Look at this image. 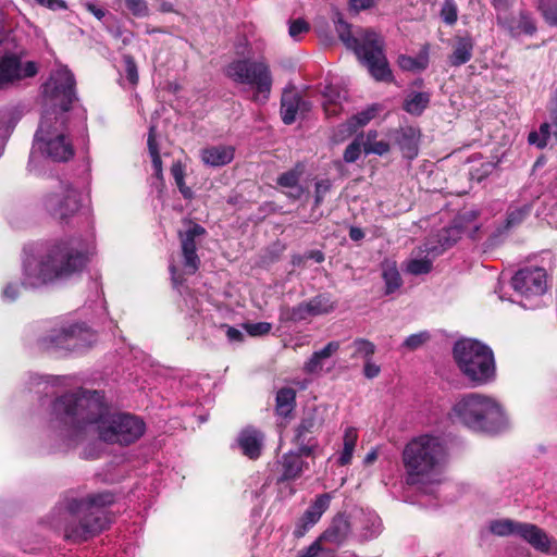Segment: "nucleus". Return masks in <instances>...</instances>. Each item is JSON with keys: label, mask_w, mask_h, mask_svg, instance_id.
Returning <instances> with one entry per match:
<instances>
[{"label": "nucleus", "mask_w": 557, "mask_h": 557, "mask_svg": "<svg viewBox=\"0 0 557 557\" xmlns=\"http://www.w3.org/2000/svg\"><path fill=\"white\" fill-rule=\"evenodd\" d=\"M52 424L71 443L100 440L128 445L140 438L145 423L128 413H111L96 391L65 394L52 405Z\"/></svg>", "instance_id": "nucleus-1"}, {"label": "nucleus", "mask_w": 557, "mask_h": 557, "mask_svg": "<svg viewBox=\"0 0 557 557\" xmlns=\"http://www.w3.org/2000/svg\"><path fill=\"white\" fill-rule=\"evenodd\" d=\"M75 79L66 67L53 72L44 85L45 112L36 132L30 163L40 153L54 162L69 161L74 156L73 145L65 135L63 113L75 100Z\"/></svg>", "instance_id": "nucleus-2"}, {"label": "nucleus", "mask_w": 557, "mask_h": 557, "mask_svg": "<svg viewBox=\"0 0 557 557\" xmlns=\"http://www.w3.org/2000/svg\"><path fill=\"white\" fill-rule=\"evenodd\" d=\"M87 261L78 240L57 242L24 262V283L32 287L66 278L81 271Z\"/></svg>", "instance_id": "nucleus-3"}, {"label": "nucleus", "mask_w": 557, "mask_h": 557, "mask_svg": "<svg viewBox=\"0 0 557 557\" xmlns=\"http://www.w3.org/2000/svg\"><path fill=\"white\" fill-rule=\"evenodd\" d=\"M444 440L432 434H422L410 440L404 447L401 460L410 484L434 481L443 471L447 460Z\"/></svg>", "instance_id": "nucleus-4"}, {"label": "nucleus", "mask_w": 557, "mask_h": 557, "mask_svg": "<svg viewBox=\"0 0 557 557\" xmlns=\"http://www.w3.org/2000/svg\"><path fill=\"white\" fill-rule=\"evenodd\" d=\"M113 502L114 496L109 492L70 502L65 513V537L74 542H82L99 534L110 523L103 508Z\"/></svg>", "instance_id": "nucleus-5"}, {"label": "nucleus", "mask_w": 557, "mask_h": 557, "mask_svg": "<svg viewBox=\"0 0 557 557\" xmlns=\"http://www.w3.org/2000/svg\"><path fill=\"white\" fill-rule=\"evenodd\" d=\"M451 418L478 432L494 433L509 424L498 400L479 393H469L459 398L451 409Z\"/></svg>", "instance_id": "nucleus-6"}, {"label": "nucleus", "mask_w": 557, "mask_h": 557, "mask_svg": "<svg viewBox=\"0 0 557 557\" xmlns=\"http://www.w3.org/2000/svg\"><path fill=\"white\" fill-rule=\"evenodd\" d=\"M454 359L462 374L472 383L481 385L495 376L493 351L474 339H461L454 346Z\"/></svg>", "instance_id": "nucleus-7"}, {"label": "nucleus", "mask_w": 557, "mask_h": 557, "mask_svg": "<svg viewBox=\"0 0 557 557\" xmlns=\"http://www.w3.org/2000/svg\"><path fill=\"white\" fill-rule=\"evenodd\" d=\"M336 32L344 45L356 52L375 79L387 81L391 77L392 74L382 50V40L375 32L364 30L362 44H359L358 39L351 35L350 26L341 18L336 23Z\"/></svg>", "instance_id": "nucleus-8"}, {"label": "nucleus", "mask_w": 557, "mask_h": 557, "mask_svg": "<svg viewBox=\"0 0 557 557\" xmlns=\"http://www.w3.org/2000/svg\"><path fill=\"white\" fill-rule=\"evenodd\" d=\"M226 75L235 83L248 85L253 90L252 100L264 103L271 94L272 73L264 60H238L226 69Z\"/></svg>", "instance_id": "nucleus-9"}, {"label": "nucleus", "mask_w": 557, "mask_h": 557, "mask_svg": "<svg viewBox=\"0 0 557 557\" xmlns=\"http://www.w3.org/2000/svg\"><path fill=\"white\" fill-rule=\"evenodd\" d=\"M92 338L94 334L89 330L81 325H71L53 330L40 341V345L46 350L79 351L90 346Z\"/></svg>", "instance_id": "nucleus-10"}, {"label": "nucleus", "mask_w": 557, "mask_h": 557, "mask_svg": "<svg viewBox=\"0 0 557 557\" xmlns=\"http://www.w3.org/2000/svg\"><path fill=\"white\" fill-rule=\"evenodd\" d=\"M37 64L33 61H22L16 55H3L0 58V89H8L18 84L22 79L37 74Z\"/></svg>", "instance_id": "nucleus-11"}, {"label": "nucleus", "mask_w": 557, "mask_h": 557, "mask_svg": "<svg viewBox=\"0 0 557 557\" xmlns=\"http://www.w3.org/2000/svg\"><path fill=\"white\" fill-rule=\"evenodd\" d=\"M44 206L51 215L64 220L78 210L79 193L70 186H62L58 191L49 194L45 198Z\"/></svg>", "instance_id": "nucleus-12"}, {"label": "nucleus", "mask_w": 557, "mask_h": 557, "mask_svg": "<svg viewBox=\"0 0 557 557\" xmlns=\"http://www.w3.org/2000/svg\"><path fill=\"white\" fill-rule=\"evenodd\" d=\"M513 289L525 298L537 297L546 292V273L541 268L518 271L511 280Z\"/></svg>", "instance_id": "nucleus-13"}, {"label": "nucleus", "mask_w": 557, "mask_h": 557, "mask_svg": "<svg viewBox=\"0 0 557 557\" xmlns=\"http://www.w3.org/2000/svg\"><path fill=\"white\" fill-rule=\"evenodd\" d=\"M322 425V419L315 409H308L304 412L300 423L295 430L294 442L298 446L299 453L310 456L317 446L312 434Z\"/></svg>", "instance_id": "nucleus-14"}, {"label": "nucleus", "mask_w": 557, "mask_h": 557, "mask_svg": "<svg viewBox=\"0 0 557 557\" xmlns=\"http://www.w3.org/2000/svg\"><path fill=\"white\" fill-rule=\"evenodd\" d=\"M206 230L199 224H190L184 232L178 233L184 259V270L187 274H195L199 268L200 259L196 252V238L205 235Z\"/></svg>", "instance_id": "nucleus-15"}, {"label": "nucleus", "mask_w": 557, "mask_h": 557, "mask_svg": "<svg viewBox=\"0 0 557 557\" xmlns=\"http://www.w3.org/2000/svg\"><path fill=\"white\" fill-rule=\"evenodd\" d=\"M311 104L295 89L284 90L281 99V115L285 124L294 123L310 111Z\"/></svg>", "instance_id": "nucleus-16"}, {"label": "nucleus", "mask_w": 557, "mask_h": 557, "mask_svg": "<svg viewBox=\"0 0 557 557\" xmlns=\"http://www.w3.org/2000/svg\"><path fill=\"white\" fill-rule=\"evenodd\" d=\"M305 172V165L297 163L293 169L282 173L276 183L280 187L285 189V195L293 199L298 200L305 194V188L299 184V178Z\"/></svg>", "instance_id": "nucleus-17"}, {"label": "nucleus", "mask_w": 557, "mask_h": 557, "mask_svg": "<svg viewBox=\"0 0 557 557\" xmlns=\"http://www.w3.org/2000/svg\"><path fill=\"white\" fill-rule=\"evenodd\" d=\"M474 40L470 35L455 36L451 41V52L448 62L458 67L469 62L473 54Z\"/></svg>", "instance_id": "nucleus-18"}, {"label": "nucleus", "mask_w": 557, "mask_h": 557, "mask_svg": "<svg viewBox=\"0 0 557 557\" xmlns=\"http://www.w3.org/2000/svg\"><path fill=\"white\" fill-rule=\"evenodd\" d=\"M234 147L218 145V146H209L200 151L201 161L208 166H224L232 162L234 159Z\"/></svg>", "instance_id": "nucleus-19"}, {"label": "nucleus", "mask_w": 557, "mask_h": 557, "mask_svg": "<svg viewBox=\"0 0 557 557\" xmlns=\"http://www.w3.org/2000/svg\"><path fill=\"white\" fill-rule=\"evenodd\" d=\"M463 232L465 231L462 226L459 224L448 226L442 230L437 235V242L440 246H435L432 243H426L424 251L428 255H432V257L434 258L442 253L445 249L451 247L455 243H457V240L461 237Z\"/></svg>", "instance_id": "nucleus-20"}, {"label": "nucleus", "mask_w": 557, "mask_h": 557, "mask_svg": "<svg viewBox=\"0 0 557 557\" xmlns=\"http://www.w3.org/2000/svg\"><path fill=\"white\" fill-rule=\"evenodd\" d=\"M497 22L512 36H518L520 34L532 35L536 30L534 20L527 12H520L518 17L505 18L498 16Z\"/></svg>", "instance_id": "nucleus-21"}, {"label": "nucleus", "mask_w": 557, "mask_h": 557, "mask_svg": "<svg viewBox=\"0 0 557 557\" xmlns=\"http://www.w3.org/2000/svg\"><path fill=\"white\" fill-rule=\"evenodd\" d=\"M517 535L532 545L535 549L547 552L549 548V540L546 533L531 523H519Z\"/></svg>", "instance_id": "nucleus-22"}, {"label": "nucleus", "mask_w": 557, "mask_h": 557, "mask_svg": "<svg viewBox=\"0 0 557 557\" xmlns=\"http://www.w3.org/2000/svg\"><path fill=\"white\" fill-rule=\"evenodd\" d=\"M238 444L244 455L256 459L261 454L263 435L255 429H246L239 434Z\"/></svg>", "instance_id": "nucleus-23"}, {"label": "nucleus", "mask_w": 557, "mask_h": 557, "mask_svg": "<svg viewBox=\"0 0 557 557\" xmlns=\"http://www.w3.org/2000/svg\"><path fill=\"white\" fill-rule=\"evenodd\" d=\"M339 349L338 342H330L321 350L314 351L309 360L304 364V372L307 374L320 373L324 366V360L332 357Z\"/></svg>", "instance_id": "nucleus-24"}, {"label": "nucleus", "mask_w": 557, "mask_h": 557, "mask_svg": "<svg viewBox=\"0 0 557 557\" xmlns=\"http://www.w3.org/2000/svg\"><path fill=\"white\" fill-rule=\"evenodd\" d=\"M382 278L385 283V294L389 295L396 292L403 284L396 262L385 260L382 262Z\"/></svg>", "instance_id": "nucleus-25"}, {"label": "nucleus", "mask_w": 557, "mask_h": 557, "mask_svg": "<svg viewBox=\"0 0 557 557\" xmlns=\"http://www.w3.org/2000/svg\"><path fill=\"white\" fill-rule=\"evenodd\" d=\"M305 462L296 454H286L282 460V480H294L304 471Z\"/></svg>", "instance_id": "nucleus-26"}, {"label": "nucleus", "mask_w": 557, "mask_h": 557, "mask_svg": "<svg viewBox=\"0 0 557 557\" xmlns=\"http://www.w3.org/2000/svg\"><path fill=\"white\" fill-rule=\"evenodd\" d=\"M419 135L416 129L408 128L401 133L398 139V145L408 159H413L418 154Z\"/></svg>", "instance_id": "nucleus-27"}, {"label": "nucleus", "mask_w": 557, "mask_h": 557, "mask_svg": "<svg viewBox=\"0 0 557 557\" xmlns=\"http://www.w3.org/2000/svg\"><path fill=\"white\" fill-rule=\"evenodd\" d=\"M376 113L375 108H368L367 110L354 115L346 124L341 126V132L345 133V136H350L359 127L369 123Z\"/></svg>", "instance_id": "nucleus-28"}, {"label": "nucleus", "mask_w": 557, "mask_h": 557, "mask_svg": "<svg viewBox=\"0 0 557 557\" xmlns=\"http://www.w3.org/2000/svg\"><path fill=\"white\" fill-rule=\"evenodd\" d=\"M296 392L290 387L281 388L276 394V412L288 416L295 408Z\"/></svg>", "instance_id": "nucleus-29"}, {"label": "nucleus", "mask_w": 557, "mask_h": 557, "mask_svg": "<svg viewBox=\"0 0 557 557\" xmlns=\"http://www.w3.org/2000/svg\"><path fill=\"white\" fill-rule=\"evenodd\" d=\"M358 433L355 428H347L343 437V450L338 462L341 466L348 465L351 461L352 454L357 444Z\"/></svg>", "instance_id": "nucleus-30"}, {"label": "nucleus", "mask_w": 557, "mask_h": 557, "mask_svg": "<svg viewBox=\"0 0 557 557\" xmlns=\"http://www.w3.org/2000/svg\"><path fill=\"white\" fill-rule=\"evenodd\" d=\"M532 211V203H524L522 206H510L507 211L505 220V227L512 228L521 224Z\"/></svg>", "instance_id": "nucleus-31"}, {"label": "nucleus", "mask_w": 557, "mask_h": 557, "mask_svg": "<svg viewBox=\"0 0 557 557\" xmlns=\"http://www.w3.org/2000/svg\"><path fill=\"white\" fill-rule=\"evenodd\" d=\"M330 500L331 496L329 494L318 496L314 503L305 512L306 522L310 525L314 524L329 508Z\"/></svg>", "instance_id": "nucleus-32"}, {"label": "nucleus", "mask_w": 557, "mask_h": 557, "mask_svg": "<svg viewBox=\"0 0 557 557\" xmlns=\"http://www.w3.org/2000/svg\"><path fill=\"white\" fill-rule=\"evenodd\" d=\"M22 110L17 107L7 108L0 111V136L7 135L18 122Z\"/></svg>", "instance_id": "nucleus-33"}, {"label": "nucleus", "mask_w": 557, "mask_h": 557, "mask_svg": "<svg viewBox=\"0 0 557 557\" xmlns=\"http://www.w3.org/2000/svg\"><path fill=\"white\" fill-rule=\"evenodd\" d=\"M325 101L323 102L324 111L327 115H335L339 111L341 91L334 86H325L323 91Z\"/></svg>", "instance_id": "nucleus-34"}, {"label": "nucleus", "mask_w": 557, "mask_h": 557, "mask_svg": "<svg viewBox=\"0 0 557 557\" xmlns=\"http://www.w3.org/2000/svg\"><path fill=\"white\" fill-rule=\"evenodd\" d=\"M430 97L426 92H414L405 101V110L410 114L419 115L428 107Z\"/></svg>", "instance_id": "nucleus-35"}, {"label": "nucleus", "mask_w": 557, "mask_h": 557, "mask_svg": "<svg viewBox=\"0 0 557 557\" xmlns=\"http://www.w3.org/2000/svg\"><path fill=\"white\" fill-rule=\"evenodd\" d=\"M312 315L326 314L334 310V302L327 295H318L308 301Z\"/></svg>", "instance_id": "nucleus-36"}, {"label": "nucleus", "mask_w": 557, "mask_h": 557, "mask_svg": "<svg viewBox=\"0 0 557 557\" xmlns=\"http://www.w3.org/2000/svg\"><path fill=\"white\" fill-rule=\"evenodd\" d=\"M519 523L510 519L494 520L490 523L488 529L497 536L517 535Z\"/></svg>", "instance_id": "nucleus-37"}, {"label": "nucleus", "mask_w": 557, "mask_h": 557, "mask_svg": "<svg viewBox=\"0 0 557 557\" xmlns=\"http://www.w3.org/2000/svg\"><path fill=\"white\" fill-rule=\"evenodd\" d=\"M376 132H369L366 140L362 143L363 151L382 156L389 150V145L383 140H376Z\"/></svg>", "instance_id": "nucleus-38"}, {"label": "nucleus", "mask_w": 557, "mask_h": 557, "mask_svg": "<svg viewBox=\"0 0 557 557\" xmlns=\"http://www.w3.org/2000/svg\"><path fill=\"white\" fill-rule=\"evenodd\" d=\"M433 267V258H411L406 263V271L412 275L428 274Z\"/></svg>", "instance_id": "nucleus-39"}, {"label": "nucleus", "mask_w": 557, "mask_h": 557, "mask_svg": "<svg viewBox=\"0 0 557 557\" xmlns=\"http://www.w3.org/2000/svg\"><path fill=\"white\" fill-rule=\"evenodd\" d=\"M352 358H362L364 361L371 359L375 352V345L364 338H357L352 342Z\"/></svg>", "instance_id": "nucleus-40"}, {"label": "nucleus", "mask_w": 557, "mask_h": 557, "mask_svg": "<svg viewBox=\"0 0 557 557\" xmlns=\"http://www.w3.org/2000/svg\"><path fill=\"white\" fill-rule=\"evenodd\" d=\"M537 8L546 23L557 26V0H539Z\"/></svg>", "instance_id": "nucleus-41"}, {"label": "nucleus", "mask_w": 557, "mask_h": 557, "mask_svg": "<svg viewBox=\"0 0 557 557\" xmlns=\"http://www.w3.org/2000/svg\"><path fill=\"white\" fill-rule=\"evenodd\" d=\"M347 529V523L345 521H341L326 530L322 539L331 543L341 544L346 537Z\"/></svg>", "instance_id": "nucleus-42"}, {"label": "nucleus", "mask_w": 557, "mask_h": 557, "mask_svg": "<svg viewBox=\"0 0 557 557\" xmlns=\"http://www.w3.org/2000/svg\"><path fill=\"white\" fill-rule=\"evenodd\" d=\"M398 64L403 70L406 71H422L428 65V55L424 54L419 58L401 55L398 59Z\"/></svg>", "instance_id": "nucleus-43"}, {"label": "nucleus", "mask_w": 557, "mask_h": 557, "mask_svg": "<svg viewBox=\"0 0 557 557\" xmlns=\"http://www.w3.org/2000/svg\"><path fill=\"white\" fill-rule=\"evenodd\" d=\"M148 149L152 161L154 172L162 170V161L159 154L158 145L156 141L154 127L151 126L148 136Z\"/></svg>", "instance_id": "nucleus-44"}, {"label": "nucleus", "mask_w": 557, "mask_h": 557, "mask_svg": "<svg viewBox=\"0 0 557 557\" xmlns=\"http://www.w3.org/2000/svg\"><path fill=\"white\" fill-rule=\"evenodd\" d=\"M441 18L447 25H454L458 18V9L454 0H445L441 9Z\"/></svg>", "instance_id": "nucleus-45"}, {"label": "nucleus", "mask_w": 557, "mask_h": 557, "mask_svg": "<svg viewBox=\"0 0 557 557\" xmlns=\"http://www.w3.org/2000/svg\"><path fill=\"white\" fill-rule=\"evenodd\" d=\"M312 315L309 311V304L301 302L298 306L294 307L293 309H288L285 313V319L292 320V321H301L307 319L308 317Z\"/></svg>", "instance_id": "nucleus-46"}, {"label": "nucleus", "mask_w": 557, "mask_h": 557, "mask_svg": "<svg viewBox=\"0 0 557 557\" xmlns=\"http://www.w3.org/2000/svg\"><path fill=\"white\" fill-rule=\"evenodd\" d=\"M127 9L138 17L147 16L149 13L148 3L146 0H124Z\"/></svg>", "instance_id": "nucleus-47"}, {"label": "nucleus", "mask_w": 557, "mask_h": 557, "mask_svg": "<svg viewBox=\"0 0 557 557\" xmlns=\"http://www.w3.org/2000/svg\"><path fill=\"white\" fill-rule=\"evenodd\" d=\"M245 330L251 336H262L270 333L272 324L268 322L247 323Z\"/></svg>", "instance_id": "nucleus-48"}, {"label": "nucleus", "mask_w": 557, "mask_h": 557, "mask_svg": "<svg viewBox=\"0 0 557 557\" xmlns=\"http://www.w3.org/2000/svg\"><path fill=\"white\" fill-rule=\"evenodd\" d=\"M428 339L429 334L426 332L412 334L405 339L403 346L409 350H414L422 346Z\"/></svg>", "instance_id": "nucleus-49"}, {"label": "nucleus", "mask_w": 557, "mask_h": 557, "mask_svg": "<svg viewBox=\"0 0 557 557\" xmlns=\"http://www.w3.org/2000/svg\"><path fill=\"white\" fill-rule=\"evenodd\" d=\"M308 30L309 24L305 20L298 18L290 22L288 34L293 39L298 40L299 36Z\"/></svg>", "instance_id": "nucleus-50"}, {"label": "nucleus", "mask_w": 557, "mask_h": 557, "mask_svg": "<svg viewBox=\"0 0 557 557\" xmlns=\"http://www.w3.org/2000/svg\"><path fill=\"white\" fill-rule=\"evenodd\" d=\"M124 64H125V72L127 79L133 84L136 85L138 82V72L136 63L131 55H124L123 57Z\"/></svg>", "instance_id": "nucleus-51"}, {"label": "nucleus", "mask_w": 557, "mask_h": 557, "mask_svg": "<svg viewBox=\"0 0 557 557\" xmlns=\"http://www.w3.org/2000/svg\"><path fill=\"white\" fill-rule=\"evenodd\" d=\"M361 146L362 144L359 143L358 139L348 145L344 152V160L346 162H355L360 156Z\"/></svg>", "instance_id": "nucleus-52"}, {"label": "nucleus", "mask_w": 557, "mask_h": 557, "mask_svg": "<svg viewBox=\"0 0 557 557\" xmlns=\"http://www.w3.org/2000/svg\"><path fill=\"white\" fill-rule=\"evenodd\" d=\"M330 189L331 182L329 180H322L315 183V206H319L323 201L324 196L330 191Z\"/></svg>", "instance_id": "nucleus-53"}, {"label": "nucleus", "mask_w": 557, "mask_h": 557, "mask_svg": "<svg viewBox=\"0 0 557 557\" xmlns=\"http://www.w3.org/2000/svg\"><path fill=\"white\" fill-rule=\"evenodd\" d=\"M171 173L174 177V181H175V184L177 185V187H182L183 184H185L184 168H183L182 163L181 162L173 163V165L171 168Z\"/></svg>", "instance_id": "nucleus-54"}, {"label": "nucleus", "mask_w": 557, "mask_h": 557, "mask_svg": "<svg viewBox=\"0 0 557 557\" xmlns=\"http://www.w3.org/2000/svg\"><path fill=\"white\" fill-rule=\"evenodd\" d=\"M379 0H349V5L356 12L370 9L375 5Z\"/></svg>", "instance_id": "nucleus-55"}, {"label": "nucleus", "mask_w": 557, "mask_h": 557, "mask_svg": "<svg viewBox=\"0 0 557 557\" xmlns=\"http://www.w3.org/2000/svg\"><path fill=\"white\" fill-rule=\"evenodd\" d=\"M380 366L372 362L371 359L364 361L363 374L366 377L374 379L380 374Z\"/></svg>", "instance_id": "nucleus-56"}, {"label": "nucleus", "mask_w": 557, "mask_h": 557, "mask_svg": "<svg viewBox=\"0 0 557 557\" xmlns=\"http://www.w3.org/2000/svg\"><path fill=\"white\" fill-rule=\"evenodd\" d=\"M38 4L46 7L50 10H65L66 3L64 0H35Z\"/></svg>", "instance_id": "nucleus-57"}, {"label": "nucleus", "mask_w": 557, "mask_h": 557, "mask_svg": "<svg viewBox=\"0 0 557 557\" xmlns=\"http://www.w3.org/2000/svg\"><path fill=\"white\" fill-rule=\"evenodd\" d=\"M321 549L320 540L314 541L299 557H318Z\"/></svg>", "instance_id": "nucleus-58"}, {"label": "nucleus", "mask_w": 557, "mask_h": 557, "mask_svg": "<svg viewBox=\"0 0 557 557\" xmlns=\"http://www.w3.org/2000/svg\"><path fill=\"white\" fill-rule=\"evenodd\" d=\"M17 297V287L14 285H8L3 290V298L8 301H13Z\"/></svg>", "instance_id": "nucleus-59"}, {"label": "nucleus", "mask_w": 557, "mask_h": 557, "mask_svg": "<svg viewBox=\"0 0 557 557\" xmlns=\"http://www.w3.org/2000/svg\"><path fill=\"white\" fill-rule=\"evenodd\" d=\"M549 128H550V126L547 123H544L541 125L540 132L543 136V140L537 144L539 147H544L547 145V140H548V136H549Z\"/></svg>", "instance_id": "nucleus-60"}, {"label": "nucleus", "mask_w": 557, "mask_h": 557, "mask_svg": "<svg viewBox=\"0 0 557 557\" xmlns=\"http://www.w3.org/2000/svg\"><path fill=\"white\" fill-rule=\"evenodd\" d=\"M226 334L230 341H242L243 338L242 332L235 327H228Z\"/></svg>", "instance_id": "nucleus-61"}, {"label": "nucleus", "mask_w": 557, "mask_h": 557, "mask_svg": "<svg viewBox=\"0 0 557 557\" xmlns=\"http://www.w3.org/2000/svg\"><path fill=\"white\" fill-rule=\"evenodd\" d=\"M364 236L363 232L361 228L359 227H350L349 230V237L352 239V240H360L362 239Z\"/></svg>", "instance_id": "nucleus-62"}, {"label": "nucleus", "mask_w": 557, "mask_h": 557, "mask_svg": "<svg viewBox=\"0 0 557 557\" xmlns=\"http://www.w3.org/2000/svg\"><path fill=\"white\" fill-rule=\"evenodd\" d=\"M377 458V453L375 450H372L370 453L367 454V456L364 457V463L367 465H370L372 462H374Z\"/></svg>", "instance_id": "nucleus-63"}, {"label": "nucleus", "mask_w": 557, "mask_h": 557, "mask_svg": "<svg viewBox=\"0 0 557 557\" xmlns=\"http://www.w3.org/2000/svg\"><path fill=\"white\" fill-rule=\"evenodd\" d=\"M180 191L184 196V198L189 199L193 196V191L189 187H187L185 184H183L182 187H178Z\"/></svg>", "instance_id": "nucleus-64"}]
</instances>
